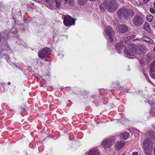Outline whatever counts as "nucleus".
I'll use <instances>...</instances> for the list:
<instances>
[{
  "mask_svg": "<svg viewBox=\"0 0 155 155\" xmlns=\"http://www.w3.org/2000/svg\"><path fill=\"white\" fill-rule=\"evenodd\" d=\"M149 137L145 140L143 143L144 152L146 155H151L152 146L155 142V132L153 131H150L147 134Z\"/></svg>",
  "mask_w": 155,
  "mask_h": 155,
  "instance_id": "obj_1",
  "label": "nucleus"
},
{
  "mask_svg": "<svg viewBox=\"0 0 155 155\" xmlns=\"http://www.w3.org/2000/svg\"><path fill=\"white\" fill-rule=\"evenodd\" d=\"M140 47L137 50V46L134 44L131 43L128 45L125 48V52L128 56H134L136 53L140 54H144L145 52L141 49Z\"/></svg>",
  "mask_w": 155,
  "mask_h": 155,
  "instance_id": "obj_2",
  "label": "nucleus"
},
{
  "mask_svg": "<svg viewBox=\"0 0 155 155\" xmlns=\"http://www.w3.org/2000/svg\"><path fill=\"white\" fill-rule=\"evenodd\" d=\"M117 12L119 18L121 19H127L130 17H132L135 14L133 10L128 9L124 8L119 9Z\"/></svg>",
  "mask_w": 155,
  "mask_h": 155,
  "instance_id": "obj_3",
  "label": "nucleus"
},
{
  "mask_svg": "<svg viewBox=\"0 0 155 155\" xmlns=\"http://www.w3.org/2000/svg\"><path fill=\"white\" fill-rule=\"evenodd\" d=\"M144 17L142 15H137L134 16L132 20V22L134 26L139 27L142 25L144 22Z\"/></svg>",
  "mask_w": 155,
  "mask_h": 155,
  "instance_id": "obj_4",
  "label": "nucleus"
},
{
  "mask_svg": "<svg viewBox=\"0 0 155 155\" xmlns=\"http://www.w3.org/2000/svg\"><path fill=\"white\" fill-rule=\"evenodd\" d=\"M118 7L117 3L114 1H112L107 3L106 5V8L110 12L115 11Z\"/></svg>",
  "mask_w": 155,
  "mask_h": 155,
  "instance_id": "obj_5",
  "label": "nucleus"
},
{
  "mask_svg": "<svg viewBox=\"0 0 155 155\" xmlns=\"http://www.w3.org/2000/svg\"><path fill=\"white\" fill-rule=\"evenodd\" d=\"M51 52V50L49 48H44L38 52V56L40 58L43 59Z\"/></svg>",
  "mask_w": 155,
  "mask_h": 155,
  "instance_id": "obj_6",
  "label": "nucleus"
},
{
  "mask_svg": "<svg viewBox=\"0 0 155 155\" xmlns=\"http://www.w3.org/2000/svg\"><path fill=\"white\" fill-rule=\"evenodd\" d=\"M64 23L66 26L74 25L75 24V20L71 16L68 15H65L64 19Z\"/></svg>",
  "mask_w": 155,
  "mask_h": 155,
  "instance_id": "obj_7",
  "label": "nucleus"
},
{
  "mask_svg": "<svg viewBox=\"0 0 155 155\" xmlns=\"http://www.w3.org/2000/svg\"><path fill=\"white\" fill-rule=\"evenodd\" d=\"M105 32L106 34L109 37V39L107 41H110V42H112L113 40L112 36L114 35V32L110 26L106 27L105 29Z\"/></svg>",
  "mask_w": 155,
  "mask_h": 155,
  "instance_id": "obj_8",
  "label": "nucleus"
},
{
  "mask_svg": "<svg viewBox=\"0 0 155 155\" xmlns=\"http://www.w3.org/2000/svg\"><path fill=\"white\" fill-rule=\"evenodd\" d=\"M113 143V142L112 140L107 139L102 142V144L100 145V146L102 147L104 149L109 148L111 146Z\"/></svg>",
  "mask_w": 155,
  "mask_h": 155,
  "instance_id": "obj_9",
  "label": "nucleus"
},
{
  "mask_svg": "<svg viewBox=\"0 0 155 155\" xmlns=\"http://www.w3.org/2000/svg\"><path fill=\"white\" fill-rule=\"evenodd\" d=\"M117 30L121 33H124L128 30L127 27L125 25H118L117 27Z\"/></svg>",
  "mask_w": 155,
  "mask_h": 155,
  "instance_id": "obj_10",
  "label": "nucleus"
},
{
  "mask_svg": "<svg viewBox=\"0 0 155 155\" xmlns=\"http://www.w3.org/2000/svg\"><path fill=\"white\" fill-rule=\"evenodd\" d=\"M150 75L151 77L153 78H155V61L151 64Z\"/></svg>",
  "mask_w": 155,
  "mask_h": 155,
  "instance_id": "obj_11",
  "label": "nucleus"
},
{
  "mask_svg": "<svg viewBox=\"0 0 155 155\" xmlns=\"http://www.w3.org/2000/svg\"><path fill=\"white\" fill-rule=\"evenodd\" d=\"M87 155H100V154L97 148H93L89 151Z\"/></svg>",
  "mask_w": 155,
  "mask_h": 155,
  "instance_id": "obj_12",
  "label": "nucleus"
},
{
  "mask_svg": "<svg viewBox=\"0 0 155 155\" xmlns=\"http://www.w3.org/2000/svg\"><path fill=\"white\" fill-rule=\"evenodd\" d=\"M125 46V45L123 43H122L121 42H120L117 44L116 46V48L117 51V52L120 53H121V50Z\"/></svg>",
  "mask_w": 155,
  "mask_h": 155,
  "instance_id": "obj_13",
  "label": "nucleus"
},
{
  "mask_svg": "<svg viewBox=\"0 0 155 155\" xmlns=\"http://www.w3.org/2000/svg\"><path fill=\"white\" fill-rule=\"evenodd\" d=\"M125 143L123 141H118L116 143V147L117 149L119 150L121 149L125 145Z\"/></svg>",
  "mask_w": 155,
  "mask_h": 155,
  "instance_id": "obj_14",
  "label": "nucleus"
},
{
  "mask_svg": "<svg viewBox=\"0 0 155 155\" xmlns=\"http://www.w3.org/2000/svg\"><path fill=\"white\" fill-rule=\"evenodd\" d=\"M129 133L127 132H124L122 133L120 136L121 138L124 140H125L127 139L129 136Z\"/></svg>",
  "mask_w": 155,
  "mask_h": 155,
  "instance_id": "obj_15",
  "label": "nucleus"
},
{
  "mask_svg": "<svg viewBox=\"0 0 155 155\" xmlns=\"http://www.w3.org/2000/svg\"><path fill=\"white\" fill-rule=\"evenodd\" d=\"M149 24L148 23H145L143 26L144 29L148 31V32H150L151 31L149 28Z\"/></svg>",
  "mask_w": 155,
  "mask_h": 155,
  "instance_id": "obj_16",
  "label": "nucleus"
},
{
  "mask_svg": "<svg viewBox=\"0 0 155 155\" xmlns=\"http://www.w3.org/2000/svg\"><path fill=\"white\" fill-rule=\"evenodd\" d=\"M86 3V0H78L77 3L80 6L84 5Z\"/></svg>",
  "mask_w": 155,
  "mask_h": 155,
  "instance_id": "obj_17",
  "label": "nucleus"
},
{
  "mask_svg": "<svg viewBox=\"0 0 155 155\" xmlns=\"http://www.w3.org/2000/svg\"><path fill=\"white\" fill-rule=\"evenodd\" d=\"M141 39L142 40L147 42H151L152 41V39L147 36H145L144 37L142 38Z\"/></svg>",
  "mask_w": 155,
  "mask_h": 155,
  "instance_id": "obj_18",
  "label": "nucleus"
},
{
  "mask_svg": "<svg viewBox=\"0 0 155 155\" xmlns=\"http://www.w3.org/2000/svg\"><path fill=\"white\" fill-rule=\"evenodd\" d=\"M151 105V110L150 113L152 114V115L154 116H155V111H154L155 110V105L153 104H153H152Z\"/></svg>",
  "mask_w": 155,
  "mask_h": 155,
  "instance_id": "obj_19",
  "label": "nucleus"
},
{
  "mask_svg": "<svg viewBox=\"0 0 155 155\" xmlns=\"http://www.w3.org/2000/svg\"><path fill=\"white\" fill-rule=\"evenodd\" d=\"M62 0H56L55 3L57 8H59L62 4Z\"/></svg>",
  "mask_w": 155,
  "mask_h": 155,
  "instance_id": "obj_20",
  "label": "nucleus"
},
{
  "mask_svg": "<svg viewBox=\"0 0 155 155\" xmlns=\"http://www.w3.org/2000/svg\"><path fill=\"white\" fill-rule=\"evenodd\" d=\"M130 39V38L128 37H125L123 38L122 40V43H123L125 45L126 43Z\"/></svg>",
  "mask_w": 155,
  "mask_h": 155,
  "instance_id": "obj_21",
  "label": "nucleus"
},
{
  "mask_svg": "<svg viewBox=\"0 0 155 155\" xmlns=\"http://www.w3.org/2000/svg\"><path fill=\"white\" fill-rule=\"evenodd\" d=\"M147 21L149 22H151L153 19V16L151 15H148L147 17Z\"/></svg>",
  "mask_w": 155,
  "mask_h": 155,
  "instance_id": "obj_22",
  "label": "nucleus"
},
{
  "mask_svg": "<svg viewBox=\"0 0 155 155\" xmlns=\"http://www.w3.org/2000/svg\"><path fill=\"white\" fill-rule=\"evenodd\" d=\"M106 3L105 2H104L102 3H101L100 6V9L102 11L104 10V8L106 7Z\"/></svg>",
  "mask_w": 155,
  "mask_h": 155,
  "instance_id": "obj_23",
  "label": "nucleus"
},
{
  "mask_svg": "<svg viewBox=\"0 0 155 155\" xmlns=\"http://www.w3.org/2000/svg\"><path fill=\"white\" fill-rule=\"evenodd\" d=\"M55 1L56 0H47V2L51 5H52L54 3Z\"/></svg>",
  "mask_w": 155,
  "mask_h": 155,
  "instance_id": "obj_24",
  "label": "nucleus"
},
{
  "mask_svg": "<svg viewBox=\"0 0 155 155\" xmlns=\"http://www.w3.org/2000/svg\"><path fill=\"white\" fill-rule=\"evenodd\" d=\"M73 0H64L65 3L68 2L69 4L71 3Z\"/></svg>",
  "mask_w": 155,
  "mask_h": 155,
  "instance_id": "obj_25",
  "label": "nucleus"
},
{
  "mask_svg": "<svg viewBox=\"0 0 155 155\" xmlns=\"http://www.w3.org/2000/svg\"><path fill=\"white\" fill-rule=\"evenodd\" d=\"M150 12L152 14H153L155 12V10L153 8H150Z\"/></svg>",
  "mask_w": 155,
  "mask_h": 155,
  "instance_id": "obj_26",
  "label": "nucleus"
},
{
  "mask_svg": "<svg viewBox=\"0 0 155 155\" xmlns=\"http://www.w3.org/2000/svg\"><path fill=\"white\" fill-rule=\"evenodd\" d=\"M144 75L145 76V77H146V78L147 80L149 82H151V81H149V79L147 78V77H148L147 75V74H144Z\"/></svg>",
  "mask_w": 155,
  "mask_h": 155,
  "instance_id": "obj_27",
  "label": "nucleus"
},
{
  "mask_svg": "<svg viewBox=\"0 0 155 155\" xmlns=\"http://www.w3.org/2000/svg\"><path fill=\"white\" fill-rule=\"evenodd\" d=\"M138 153L137 152H134L132 153V155H138Z\"/></svg>",
  "mask_w": 155,
  "mask_h": 155,
  "instance_id": "obj_28",
  "label": "nucleus"
},
{
  "mask_svg": "<svg viewBox=\"0 0 155 155\" xmlns=\"http://www.w3.org/2000/svg\"><path fill=\"white\" fill-rule=\"evenodd\" d=\"M135 37V36L134 35H132L130 36H129L128 37L130 38V39L133 38Z\"/></svg>",
  "mask_w": 155,
  "mask_h": 155,
  "instance_id": "obj_29",
  "label": "nucleus"
},
{
  "mask_svg": "<svg viewBox=\"0 0 155 155\" xmlns=\"http://www.w3.org/2000/svg\"><path fill=\"white\" fill-rule=\"evenodd\" d=\"M152 25L153 26V27L154 28H155V22H153L152 23Z\"/></svg>",
  "mask_w": 155,
  "mask_h": 155,
  "instance_id": "obj_30",
  "label": "nucleus"
},
{
  "mask_svg": "<svg viewBox=\"0 0 155 155\" xmlns=\"http://www.w3.org/2000/svg\"><path fill=\"white\" fill-rule=\"evenodd\" d=\"M144 2L145 3H147L149 1V0H144Z\"/></svg>",
  "mask_w": 155,
  "mask_h": 155,
  "instance_id": "obj_31",
  "label": "nucleus"
},
{
  "mask_svg": "<svg viewBox=\"0 0 155 155\" xmlns=\"http://www.w3.org/2000/svg\"><path fill=\"white\" fill-rule=\"evenodd\" d=\"M88 0L90 1V2H94L96 0Z\"/></svg>",
  "mask_w": 155,
  "mask_h": 155,
  "instance_id": "obj_32",
  "label": "nucleus"
},
{
  "mask_svg": "<svg viewBox=\"0 0 155 155\" xmlns=\"http://www.w3.org/2000/svg\"><path fill=\"white\" fill-rule=\"evenodd\" d=\"M8 85H10V84H11V83H10V82H8Z\"/></svg>",
  "mask_w": 155,
  "mask_h": 155,
  "instance_id": "obj_33",
  "label": "nucleus"
},
{
  "mask_svg": "<svg viewBox=\"0 0 155 155\" xmlns=\"http://www.w3.org/2000/svg\"><path fill=\"white\" fill-rule=\"evenodd\" d=\"M121 155H125V153H123L122 154H121Z\"/></svg>",
  "mask_w": 155,
  "mask_h": 155,
  "instance_id": "obj_34",
  "label": "nucleus"
},
{
  "mask_svg": "<svg viewBox=\"0 0 155 155\" xmlns=\"http://www.w3.org/2000/svg\"><path fill=\"white\" fill-rule=\"evenodd\" d=\"M154 6L155 7V2L154 3Z\"/></svg>",
  "mask_w": 155,
  "mask_h": 155,
  "instance_id": "obj_35",
  "label": "nucleus"
},
{
  "mask_svg": "<svg viewBox=\"0 0 155 155\" xmlns=\"http://www.w3.org/2000/svg\"><path fill=\"white\" fill-rule=\"evenodd\" d=\"M153 50L155 52V48L153 49Z\"/></svg>",
  "mask_w": 155,
  "mask_h": 155,
  "instance_id": "obj_36",
  "label": "nucleus"
}]
</instances>
